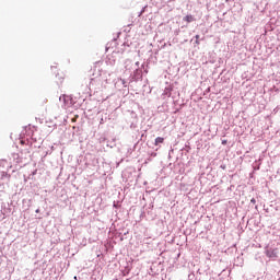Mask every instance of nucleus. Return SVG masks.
<instances>
[{
    "label": "nucleus",
    "mask_w": 280,
    "mask_h": 280,
    "mask_svg": "<svg viewBox=\"0 0 280 280\" xmlns=\"http://www.w3.org/2000/svg\"><path fill=\"white\" fill-rule=\"evenodd\" d=\"M72 121H75V118H73Z\"/></svg>",
    "instance_id": "6e6552de"
},
{
    "label": "nucleus",
    "mask_w": 280,
    "mask_h": 280,
    "mask_svg": "<svg viewBox=\"0 0 280 280\" xmlns=\"http://www.w3.org/2000/svg\"><path fill=\"white\" fill-rule=\"evenodd\" d=\"M5 176H7L8 178H10V175H8V173L3 172V173H2V178L5 177Z\"/></svg>",
    "instance_id": "39448f33"
},
{
    "label": "nucleus",
    "mask_w": 280,
    "mask_h": 280,
    "mask_svg": "<svg viewBox=\"0 0 280 280\" xmlns=\"http://www.w3.org/2000/svg\"><path fill=\"white\" fill-rule=\"evenodd\" d=\"M184 21H185L186 23H194V21H196V18H194V15H191V14H188V15H186V16L184 18Z\"/></svg>",
    "instance_id": "f03ea898"
},
{
    "label": "nucleus",
    "mask_w": 280,
    "mask_h": 280,
    "mask_svg": "<svg viewBox=\"0 0 280 280\" xmlns=\"http://www.w3.org/2000/svg\"><path fill=\"white\" fill-rule=\"evenodd\" d=\"M195 38H196V45H200V35H196L195 36Z\"/></svg>",
    "instance_id": "20e7f679"
},
{
    "label": "nucleus",
    "mask_w": 280,
    "mask_h": 280,
    "mask_svg": "<svg viewBox=\"0 0 280 280\" xmlns=\"http://www.w3.org/2000/svg\"><path fill=\"white\" fill-rule=\"evenodd\" d=\"M250 202H252L253 205H255V203L257 202V200H255V198H253V199L250 200Z\"/></svg>",
    "instance_id": "423d86ee"
},
{
    "label": "nucleus",
    "mask_w": 280,
    "mask_h": 280,
    "mask_svg": "<svg viewBox=\"0 0 280 280\" xmlns=\"http://www.w3.org/2000/svg\"><path fill=\"white\" fill-rule=\"evenodd\" d=\"M222 145H226V140H223V141H222Z\"/></svg>",
    "instance_id": "0eeeda50"
},
{
    "label": "nucleus",
    "mask_w": 280,
    "mask_h": 280,
    "mask_svg": "<svg viewBox=\"0 0 280 280\" xmlns=\"http://www.w3.org/2000/svg\"><path fill=\"white\" fill-rule=\"evenodd\" d=\"M266 255H267V257H269L270 259H272V258L277 257V249H268V250L266 252Z\"/></svg>",
    "instance_id": "f257e3e1"
},
{
    "label": "nucleus",
    "mask_w": 280,
    "mask_h": 280,
    "mask_svg": "<svg viewBox=\"0 0 280 280\" xmlns=\"http://www.w3.org/2000/svg\"><path fill=\"white\" fill-rule=\"evenodd\" d=\"M164 141H165V138L158 137V138L155 139L154 145H159L160 143H163Z\"/></svg>",
    "instance_id": "7ed1b4c3"
}]
</instances>
